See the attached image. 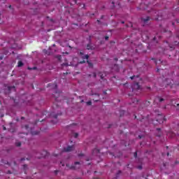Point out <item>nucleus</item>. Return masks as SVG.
<instances>
[{
    "instance_id": "a18cd8bd",
    "label": "nucleus",
    "mask_w": 179,
    "mask_h": 179,
    "mask_svg": "<svg viewBox=\"0 0 179 179\" xmlns=\"http://www.w3.org/2000/svg\"><path fill=\"white\" fill-rule=\"evenodd\" d=\"M89 76L90 77V76H92V75H89Z\"/></svg>"
},
{
    "instance_id": "cd10ccee",
    "label": "nucleus",
    "mask_w": 179,
    "mask_h": 179,
    "mask_svg": "<svg viewBox=\"0 0 179 179\" xmlns=\"http://www.w3.org/2000/svg\"><path fill=\"white\" fill-rule=\"evenodd\" d=\"M108 38H109L108 36H105V40L107 41V40H108Z\"/></svg>"
},
{
    "instance_id": "1a4fd4ad",
    "label": "nucleus",
    "mask_w": 179,
    "mask_h": 179,
    "mask_svg": "<svg viewBox=\"0 0 179 179\" xmlns=\"http://www.w3.org/2000/svg\"><path fill=\"white\" fill-rule=\"evenodd\" d=\"M8 90L9 92H10V90H15V86L8 87Z\"/></svg>"
},
{
    "instance_id": "c756f323",
    "label": "nucleus",
    "mask_w": 179,
    "mask_h": 179,
    "mask_svg": "<svg viewBox=\"0 0 179 179\" xmlns=\"http://www.w3.org/2000/svg\"><path fill=\"white\" fill-rule=\"evenodd\" d=\"M0 59H3V56H0Z\"/></svg>"
},
{
    "instance_id": "c03bdc74",
    "label": "nucleus",
    "mask_w": 179,
    "mask_h": 179,
    "mask_svg": "<svg viewBox=\"0 0 179 179\" xmlns=\"http://www.w3.org/2000/svg\"><path fill=\"white\" fill-rule=\"evenodd\" d=\"M9 8H12V6H9Z\"/></svg>"
},
{
    "instance_id": "393cba45",
    "label": "nucleus",
    "mask_w": 179,
    "mask_h": 179,
    "mask_svg": "<svg viewBox=\"0 0 179 179\" xmlns=\"http://www.w3.org/2000/svg\"><path fill=\"white\" fill-rule=\"evenodd\" d=\"M82 156H85V155H83V154H79V155H78V157H82Z\"/></svg>"
},
{
    "instance_id": "423d86ee",
    "label": "nucleus",
    "mask_w": 179,
    "mask_h": 179,
    "mask_svg": "<svg viewBox=\"0 0 179 179\" xmlns=\"http://www.w3.org/2000/svg\"><path fill=\"white\" fill-rule=\"evenodd\" d=\"M89 68H93V63L90 62L89 60L87 61Z\"/></svg>"
},
{
    "instance_id": "49530a36",
    "label": "nucleus",
    "mask_w": 179,
    "mask_h": 179,
    "mask_svg": "<svg viewBox=\"0 0 179 179\" xmlns=\"http://www.w3.org/2000/svg\"><path fill=\"white\" fill-rule=\"evenodd\" d=\"M95 101H99V100H96Z\"/></svg>"
},
{
    "instance_id": "ea45409f",
    "label": "nucleus",
    "mask_w": 179,
    "mask_h": 179,
    "mask_svg": "<svg viewBox=\"0 0 179 179\" xmlns=\"http://www.w3.org/2000/svg\"><path fill=\"white\" fill-rule=\"evenodd\" d=\"M118 174H121V171H118Z\"/></svg>"
},
{
    "instance_id": "37998d69",
    "label": "nucleus",
    "mask_w": 179,
    "mask_h": 179,
    "mask_svg": "<svg viewBox=\"0 0 179 179\" xmlns=\"http://www.w3.org/2000/svg\"><path fill=\"white\" fill-rule=\"evenodd\" d=\"M24 118V117H21V120H23Z\"/></svg>"
},
{
    "instance_id": "4c0bfd02",
    "label": "nucleus",
    "mask_w": 179,
    "mask_h": 179,
    "mask_svg": "<svg viewBox=\"0 0 179 179\" xmlns=\"http://www.w3.org/2000/svg\"><path fill=\"white\" fill-rule=\"evenodd\" d=\"M166 155H167V156H169V155H170V153L167 152V153H166Z\"/></svg>"
},
{
    "instance_id": "f3484780",
    "label": "nucleus",
    "mask_w": 179,
    "mask_h": 179,
    "mask_svg": "<svg viewBox=\"0 0 179 179\" xmlns=\"http://www.w3.org/2000/svg\"><path fill=\"white\" fill-rule=\"evenodd\" d=\"M87 106H92V101H87Z\"/></svg>"
},
{
    "instance_id": "473e14b6",
    "label": "nucleus",
    "mask_w": 179,
    "mask_h": 179,
    "mask_svg": "<svg viewBox=\"0 0 179 179\" xmlns=\"http://www.w3.org/2000/svg\"><path fill=\"white\" fill-rule=\"evenodd\" d=\"M96 94V96H98V97H100V94Z\"/></svg>"
},
{
    "instance_id": "a211bd4d",
    "label": "nucleus",
    "mask_w": 179,
    "mask_h": 179,
    "mask_svg": "<svg viewBox=\"0 0 179 179\" xmlns=\"http://www.w3.org/2000/svg\"><path fill=\"white\" fill-rule=\"evenodd\" d=\"M78 136H79V134L75 133L74 134V138H78Z\"/></svg>"
},
{
    "instance_id": "9d476101",
    "label": "nucleus",
    "mask_w": 179,
    "mask_h": 179,
    "mask_svg": "<svg viewBox=\"0 0 179 179\" xmlns=\"http://www.w3.org/2000/svg\"><path fill=\"white\" fill-rule=\"evenodd\" d=\"M56 58L59 60L61 61V59H62V57L61 55H57L56 56Z\"/></svg>"
},
{
    "instance_id": "58836bf2",
    "label": "nucleus",
    "mask_w": 179,
    "mask_h": 179,
    "mask_svg": "<svg viewBox=\"0 0 179 179\" xmlns=\"http://www.w3.org/2000/svg\"><path fill=\"white\" fill-rule=\"evenodd\" d=\"M124 23H125V22H124V21H122V24H124Z\"/></svg>"
},
{
    "instance_id": "ddd939ff",
    "label": "nucleus",
    "mask_w": 179,
    "mask_h": 179,
    "mask_svg": "<svg viewBox=\"0 0 179 179\" xmlns=\"http://www.w3.org/2000/svg\"><path fill=\"white\" fill-rule=\"evenodd\" d=\"M28 69H29V71L36 70V69H37V67H36V66H34L33 68L28 67Z\"/></svg>"
},
{
    "instance_id": "8fccbe9b",
    "label": "nucleus",
    "mask_w": 179,
    "mask_h": 179,
    "mask_svg": "<svg viewBox=\"0 0 179 179\" xmlns=\"http://www.w3.org/2000/svg\"><path fill=\"white\" fill-rule=\"evenodd\" d=\"M162 122H163V120H162Z\"/></svg>"
},
{
    "instance_id": "b1692460",
    "label": "nucleus",
    "mask_w": 179,
    "mask_h": 179,
    "mask_svg": "<svg viewBox=\"0 0 179 179\" xmlns=\"http://www.w3.org/2000/svg\"><path fill=\"white\" fill-rule=\"evenodd\" d=\"M86 62L85 60L80 62V64H85Z\"/></svg>"
},
{
    "instance_id": "79ce46f5",
    "label": "nucleus",
    "mask_w": 179,
    "mask_h": 179,
    "mask_svg": "<svg viewBox=\"0 0 179 179\" xmlns=\"http://www.w3.org/2000/svg\"><path fill=\"white\" fill-rule=\"evenodd\" d=\"M175 23L174 22H172V25L174 26Z\"/></svg>"
},
{
    "instance_id": "72a5a7b5",
    "label": "nucleus",
    "mask_w": 179,
    "mask_h": 179,
    "mask_svg": "<svg viewBox=\"0 0 179 179\" xmlns=\"http://www.w3.org/2000/svg\"><path fill=\"white\" fill-rule=\"evenodd\" d=\"M12 173L10 172V171H8V174H11Z\"/></svg>"
},
{
    "instance_id": "4be33fe9",
    "label": "nucleus",
    "mask_w": 179,
    "mask_h": 179,
    "mask_svg": "<svg viewBox=\"0 0 179 179\" xmlns=\"http://www.w3.org/2000/svg\"><path fill=\"white\" fill-rule=\"evenodd\" d=\"M136 86L137 87V89H139V83H137L136 84Z\"/></svg>"
},
{
    "instance_id": "f8f14e48",
    "label": "nucleus",
    "mask_w": 179,
    "mask_h": 179,
    "mask_svg": "<svg viewBox=\"0 0 179 179\" xmlns=\"http://www.w3.org/2000/svg\"><path fill=\"white\" fill-rule=\"evenodd\" d=\"M15 145H16V146H17L19 148V147L22 146V143L17 142L15 143Z\"/></svg>"
},
{
    "instance_id": "0eeeda50",
    "label": "nucleus",
    "mask_w": 179,
    "mask_h": 179,
    "mask_svg": "<svg viewBox=\"0 0 179 179\" xmlns=\"http://www.w3.org/2000/svg\"><path fill=\"white\" fill-rule=\"evenodd\" d=\"M23 65H24L23 62L22 61L18 62V64H17L18 68L23 66Z\"/></svg>"
},
{
    "instance_id": "f704fd0d",
    "label": "nucleus",
    "mask_w": 179,
    "mask_h": 179,
    "mask_svg": "<svg viewBox=\"0 0 179 179\" xmlns=\"http://www.w3.org/2000/svg\"><path fill=\"white\" fill-rule=\"evenodd\" d=\"M114 60L115 61H118V58H115Z\"/></svg>"
},
{
    "instance_id": "5701e85b",
    "label": "nucleus",
    "mask_w": 179,
    "mask_h": 179,
    "mask_svg": "<svg viewBox=\"0 0 179 179\" xmlns=\"http://www.w3.org/2000/svg\"><path fill=\"white\" fill-rule=\"evenodd\" d=\"M134 157H138V153L136 152L134 153Z\"/></svg>"
},
{
    "instance_id": "c85d7f7f",
    "label": "nucleus",
    "mask_w": 179,
    "mask_h": 179,
    "mask_svg": "<svg viewBox=\"0 0 179 179\" xmlns=\"http://www.w3.org/2000/svg\"><path fill=\"white\" fill-rule=\"evenodd\" d=\"M21 162H23V161H24L25 160V159L24 158H21Z\"/></svg>"
},
{
    "instance_id": "a878e982",
    "label": "nucleus",
    "mask_w": 179,
    "mask_h": 179,
    "mask_svg": "<svg viewBox=\"0 0 179 179\" xmlns=\"http://www.w3.org/2000/svg\"><path fill=\"white\" fill-rule=\"evenodd\" d=\"M138 169H139V170H142V166H138Z\"/></svg>"
},
{
    "instance_id": "412c9836",
    "label": "nucleus",
    "mask_w": 179,
    "mask_h": 179,
    "mask_svg": "<svg viewBox=\"0 0 179 179\" xmlns=\"http://www.w3.org/2000/svg\"><path fill=\"white\" fill-rule=\"evenodd\" d=\"M93 76H94V78H97V74H96V73H94Z\"/></svg>"
},
{
    "instance_id": "a19ab883",
    "label": "nucleus",
    "mask_w": 179,
    "mask_h": 179,
    "mask_svg": "<svg viewBox=\"0 0 179 179\" xmlns=\"http://www.w3.org/2000/svg\"><path fill=\"white\" fill-rule=\"evenodd\" d=\"M112 3H113V5H115V3L114 1H113Z\"/></svg>"
},
{
    "instance_id": "39448f33",
    "label": "nucleus",
    "mask_w": 179,
    "mask_h": 179,
    "mask_svg": "<svg viewBox=\"0 0 179 179\" xmlns=\"http://www.w3.org/2000/svg\"><path fill=\"white\" fill-rule=\"evenodd\" d=\"M87 50H94V48L90 44L87 45Z\"/></svg>"
},
{
    "instance_id": "bb28decb",
    "label": "nucleus",
    "mask_w": 179,
    "mask_h": 179,
    "mask_svg": "<svg viewBox=\"0 0 179 179\" xmlns=\"http://www.w3.org/2000/svg\"><path fill=\"white\" fill-rule=\"evenodd\" d=\"M97 22L99 23V24H101V22L100 20H97Z\"/></svg>"
},
{
    "instance_id": "9b49d317",
    "label": "nucleus",
    "mask_w": 179,
    "mask_h": 179,
    "mask_svg": "<svg viewBox=\"0 0 179 179\" xmlns=\"http://www.w3.org/2000/svg\"><path fill=\"white\" fill-rule=\"evenodd\" d=\"M1 162L3 164H9V162L8 161H5V160L2 159Z\"/></svg>"
},
{
    "instance_id": "20e7f679",
    "label": "nucleus",
    "mask_w": 179,
    "mask_h": 179,
    "mask_svg": "<svg viewBox=\"0 0 179 179\" xmlns=\"http://www.w3.org/2000/svg\"><path fill=\"white\" fill-rule=\"evenodd\" d=\"M58 115H61V113L57 114V115H54V113H51L50 116L52 117V118H55L57 119Z\"/></svg>"
},
{
    "instance_id": "f03ea898",
    "label": "nucleus",
    "mask_w": 179,
    "mask_h": 179,
    "mask_svg": "<svg viewBox=\"0 0 179 179\" xmlns=\"http://www.w3.org/2000/svg\"><path fill=\"white\" fill-rule=\"evenodd\" d=\"M79 55H80V57H81V58H82L83 59H89V58H90L89 55H85V54H84L83 52H80L79 53Z\"/></svg>"
},
{
    "instance_id": "09e8293b",
    "label": "nucleus",
    "mask_w": 179,
    "mask_h": 179,
    "mask_svg": "<svg viewBox=\"0 0 179 179\" xmlns=\"http://www.w3.org/2000/svg\"><path fill=\"white\" fill-rule=\"evenodd\" d=\"M66 54H68V52H66Z\"/></svg>"
},
{
    "instance_id": "2eb2a0df",
    "label": "nucleus",
    "mask_w": 179,
    "mask_h": 179,
    "mask_svg": "<svg viewBox=\"0 0 179 179\" xmlns=\"http://www.w3.org/2000/svg\"><path fill=\"white\" fill-rule=\"evenodd\" d=\"M62 66H69V64H68V63H63Z\"/></svg>"
},
{
    "instance_id": "4468645a",
    "label": "nucleus",
    "mask_w": 179,
    "mask_h": 179,
    "mask_svg": "<svg viewBox=\"0 0 179 179\" xmlns=\"http://www.w3.org/2000/svg\"><path fill=\"white\" fill-rule=\"evenodd\" d=\"M135 78H139V76H132L131 77H130V79L134 80L135 79Z\"/></svg>"
},
{
    "instance_id": "2f4dec72",
    "label": "nucleus",
    "mask_w": 179,
    "mask_h": 179,
    "mask_svg": "<svg viewBox=\"0 0 179 179\" xmlns=\"http://www.w3.org/2000/svg\"><path fill=\"white\" fill-rule=\"evenodd\" d=\"M26 167H27V164L24 165V169H26Z\"/></svg>"
},
{
    "instance_id": "de8ad7c7",
    "label": "nucleus",
    "mask_w": 179,
    "mask_h": 179,
    "mask_svg": "<svg viewBox=\"0 0 179 179\" xmlns=\"http://www.w3.org/2000/svg\"><path fill=\"white\" fill-rule=\"evenodd\" d=\"M44 157V156H42V157Z\"/></svg>"
},
{
    "instance_id": "dca6fc26",
    "label": "nucleus",
    "mask_w": 179,
    "mask_h": 179,
    "mask_svg": "<svg viewBox=\"0 0 179 179\" xmlns=\"http://www.w3.org/2000/svg\"><path fill=\"white\" fill-rule=\"evenodd\" d=\"M159 103H162V101H164V99L163 98H159Z\"/></svg>"
},
{
    "instance_id": "7c9ffc66",
    "label": "nucleus",
    "mask_w": 179,
    "mask_h": 179,
    "mask_svg": "<svg viewBox=\"0 0 179 179\" xmlns=\"http://www.w3.org/2000/svg\"><path fill=\"white\" fill-rule=\"evenodd\" d=\"M3 131H6V127H3Z\"/></svg>"
},
{
    "instance_id": "c9c22d12",
    "label": "nucleus",
    "mask_w": 179,
    "mask_h": 179,
    "mask_svg": "<svg viewBox=\"0 0 179 179\" xmlns=\"http://www.w3.org/2000/svg\"><path fill=\"white\" fill-rule=\"evenodd\" d=\"M138 138H139L140 139H142V136H138Z\"/></svg>"
},
{
    "instance_id": "6e6552de",
    "label": "nucleus",
    "mask_w": 179,
    "mask_h": 179,
    "mask_svg": "<svg viewBox=\"0 0 179 179\" xmlns=\"http://www.w3.org/2000/svg\"><path fill=\"white\" fill-rule=\"evenodd\" d=\"M166 34H169L168 37H171V36H173V32H171V31H168Z\"/></svg>"
},
{
    "instance_id": "6ab92c4d",
    "label": "nucleus",
    "mask_w": 179,
    "mask_h": 179,
    "mask_svg": "<svg viewBox=\"0 0 179 179\" xmlns=\"http://www.w3.org/2000/svg\"><path fill=\"white\" fill-rule=\"evenodd\" d=\"M74 164H75V166H76L77 164L80 165V162H76L74 163Z\"/></svg>"
},
{
    "instance_id": "f257e3e1",
    "label": "nucleus",
    "mask_w": 179,
    "mask_h": 179,
    "mask_svg": "<svg viewBox=\"0 0 179 179\" xmlns=\"http://www.w3.org/2000/svg\"><path fill=\"white\" fill-rule=\"evenodd\" d=\"M75 149V145H69L66 148H64L63 151L64 152H72Z\"/></svg>"
},
{
    "instance_id": "e433bc0d",
    "label": "nucleus",
    "mask_w": 179,
    "mask_h": 179,
    "mask_svg": "<svg viewBox=\"0 0 179 179\" xmlns=\"http://www.w3.org/2000/svg\"><path fill=\"white\" fill-rule=\"evenodd\" d=\"M104 18V15H102L101 17V19H103Z\"/></svg>"
},
{
    "instance_id": "7ed1b4c3",
    "label": "nucleus",
    "mask_w": 179,
    "mask_h": 179,
    "mask_svg": "<svg viewBox=\"0 0 179 179\" xmlns=\"http://www.w3.org/2000/svg\"><path fill=\"white\" fill-rule=\"evenodd\" d=\"M150 20V17H146V18H142L143 22H144V23H148V22H149V20Z\"/></svg>"
},
{
    "instance_id": "aec40b11",
    "label": "nucleus",
    "mask_w": 179,
    "mask_h": 179,
    "mask_svg": "<svg viewBox=\"0 0 179 179\" xmlns=\"http://www.w3.org/2000/svg\"><path fill=\"white\" fill-rule=\"evenodd\" d=\"M100 78H101V79H104V75H103V74H101V75H100Z\"/></svg>"
}]
</instances>
